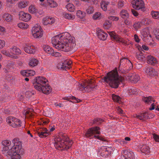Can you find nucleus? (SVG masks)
<instances>
[{"label":"nucleus","mask_w":159,"mask_h":159,"mask_svg":"<svg viewBox=\"0 0 159 159\" xmlns=\"http://www.w3.org/2000/svg\"><path fill=\"white\" fill-rule=\"evenodd\" d=\"M75 39L67 32L62 35H56L52 38V42L56 49L67 52L70 51L75 46Z\"/></svg>","instance_id":"nucleus-1"},{"label":"nucleus","mask_w":159,"mask_h":159,"mask_svg":"<svg viewBox=\"0 0 159 159\" xmlns=\"http://www.w3.org/2000/svg\"><path fill=\"white\" fill-rule=\"evenodd\" d=\"M12 143L14 144L13 146H4L3 150L7 151L10 148L7 153L8 155L11 156V159H20L21 155L23 153L21 142L20 141L19 139L15 138L12 140Z\"/></svg>","instance_id":"nucleus-2"},{"label":"nucleus","mask_w":159,"mask_h":159,"mask_svg":"<svg viewBox=\"0 0 159 159\" xmlns=\"http://www.w3.org/2000/svg\"><path fill=\"white\" fill-rule=\"evenodd\" d=\"M122 78L119 77L117 71H111L102 79V82L109 83L110 86L112 88H117L122 82Z\"/></svg>","instance_id":"nucleus-3"},{"label":"nucleus","mask_w":159,"mask_h":159,"mask_svg":"<svg viewBox=\"0 0 159 159\" xmlns=\"http://www.w3.org/2000/svg\"><path fill=\"white\" fill-rule=\"evenodd\" d=\"M72 143V141L65 135L57 137L54 139V146L59 150H67L71 147Z\"/></svg>","instance_id":"nucleus-4"},{"label":"nucleus","mask_w":159,"mask_h":159,"mask_svg":"<svg viewBox=\"0 0 159 159\" xmlns=\"http://www.w3.org/2000/svg\"><path fill=\"white\" fill-rule=\"evenodd\" d=\"M100 129V128L98 126L90 128L86 132L85 136L89 139L94 138L102 141H105L106 139L104 137L99 135L101 134Z\"/></svg>","instance_id":"nucleus-5"},{"label":"nucleus","mask_w":159,"mask_h":159,"mask_svg":"<svg viewBox=\"0 0 159 159\" xmlns=\"http://www.w3.org/2000/svg\"><path fill=\"white\" fill-rule=\"evenodd\" d=\"M46 81L48 80L42 76H38L33 81L34 88L37 89H52L51 87L48 84H46Z\"/></svg>","instance_id":"nucleus-6"},{"label":"nucleus","mask_w":159,"mask_h":159,"mask_svg":"<svg viewBox=\"0 0 159 159\" xmlns=\"http://www.w3.org/2000/svg\"><path fill=\"white\" fill-rule=\"evenodd\" d=\"M119 70L125 68L127 70L131 69L133 67L132 64L129 60L127 58H124L120 60Z\"/></svg>","instance_id":"nucleus-7"},{"label":"nucleus","mask_w":159,"mask_h":159,"mask_svg":"<svg viewBox=\"0 0 159 159\" xmlns=\"http://www.w3.org/2000/svg\"><path fill=\"white\" fill-rule=\"evenodd\" d=\"M7 122L13 128H18L21 126V121L14 117L9 116L7 119Z\"/></svg>","instance_id":"nucleus-8"},{"label":"nucleus","mask_w":159,"mask_h":159,"mask_svg":"<svg viewBox=\"0 0 159 159\" xmlns=\"http://www.w3.org/2000/svg\"><path fill=\"white\" fill-rule=\"evenodd\" d=\"M94 81L92 80H86L85 82H83L81 84H79L78 87L79 89H84L85 88L87 89H96L95 88L97 86H95V85L93 84Z\"/></svg>","instance_id":"nucleus-9"},{"label":"nucleus","mask_w":159,"mask_h":159,"mask_svg":"<svg viewBox=\"0 0 159 159\" xmlns=\"http://www.w3.org/2000/svg\"><path fill=\"white\" fill-rule=\"evenodd\" d=\"M32 33L34 38H40L43 35V29L40 26L36 25L33 27Z\"/></svg>","instance_id":"nucleus-10"},{"label":"nucleus","mask_w":159,"mask_h":159,"mask_svg":"<svg viewBox=\"0 0 159 159\" xmlns=\"http://www.w3.org/2000/svg\"><path fill=\"white\" fill-rule=\"evenodd\" d=\"M120 159H134L133 152L127 150H122Z\"/></svg>","instance_id":"nucleus-11"},{"label":"nucleus","mask_w":159,"mask_h":159,"mask_svg":"<svg viewBox=\"0 0 159 159\" xmlns=\"http://www.w3.org/2000/svg\"><path fill=\"white\" fill-rule=\"evenodd\" d=\"M126 80L132 83H136L140 80V77L138 75L135 74L126 75L124 77Z\"/></svg>","instance_id":"nucleus-12"},{"label":"nucleus","mask_w":159,"mask_h":159,"mask_svg":"<svg viewBox=\"0 0 159 159\" xmlns=\"http://www.w3.org/2000/svg\"><path fill=\"white\" fill-rule=\"evenodd\" d=\"M71 64V62L66 60L60 62L58 64L57 67L58 69H61L62 70H66L67 69H69L70 66Z\"/></svg>","instance_id":"nucleus-13"},{"label":"nucleus","mask_w":159,"mask_h":159,"mask_svg":"<svg viewBox=\"0 0 159 159\" xmlns=\"http://www.w3.org/2000/svg\"><path fill=\"white\" fill-rule=\"evenodd\" d=\"M37 133L41 138H44L48 136L50 133L45 128H40L37 130Z\"/></svg>","instance_id":"nucleus-14"},{"label":"nucleus","mask_w":159,"mask_h":159,"mask_svg":"<svg viewBox=\"0 0 159 159\" xmlns=\"http://www.w3.org/2000/svg\"><path fill=\"white\" fill-rule=\"evenodd\" d=\"M98 154L103 157H106L110 155V152L106 147H102L98 150Z\"/></svg>","instance_id":"nucleus-15"},{"label":"nucleus","mask_w":159,"mask_h":159,"mask_svg":"<svg viewBox=\"0 0 159 159\" xmlns=\"http://www.w3.org/2000/svg\"><path fill=\"white\" fill-rule=\"evenodd\" d=\"M133 7L136 10H141L142 11L144 10V3L142 0H136Z\"/></svg>","instance_id":"nucleus-16"},{"label":"nucleus","mask_w":159,"mask_h":159,"mask_svg":"<svg viewBox=\"0 0 159 159\" xmlns=\"http://www.w3.org/2000/svg\"><path fill=\"white\" fill-rule=\"evenodd\" d=\"M18 15L19 19L25 22L29 21L31 18L30 15L27 13H25L23 11L20 12Z\"/></svg>","instance_id":"nucleus-17"},{"label":"nucleus","mask_w":159,"mask_h":159,"mask_svg":"<svg viewBox=\"0 0 159 159\" xmlns=\"http://www.w3.org/2000/svg\"><path fill=\"white\" fill-rule=\"evenodd\" d=\"M24 51L27 53L32 54H34L36 52V48L32 45H26L24 48Z\"/></svg>","instance_id":"nucleus-18"},{"label":"nucleus","mask_w":159,"mask_h":159,"mask_svg":"<svg viewBox=\"0 0 159 159\" xmlns=\"http://www.w3.org/2000/svg\"><path fill=\"white\" fill-rule=\"evenodd\" d=\"M55 21L54 18L48 16L43 19L42 23L44 25H47L48 24L52 25L54 23Z\"/></svg>","instance_id":"nucleus-19"},{"label":"nucleus","mask_w":159,"mask_h":159,"mask_svg":"<svg viewBox=\"0 0 159 159\" xmlns=\"http://www.w3.org/2000/svg\"><path fill=\"white\" fill-rule=\"evenodd\" d=\"M98 38L100 40L104 41L106 39L107 34L101 29L98 30L97 31Z\"/></svg>","instance_id":"nucleus-20"},{"label":"nucleus","mask_w":159,"mask_h":159,"mask_svg":"<svg viewBox=\"0 0 159 159\" xmlns=\"http://www.w3.org/2000/svg\"><path fill=\"white\" fill-rule=\"evenodd\" d=\"M139 148L141 152L145 154H148L150 152V148L147 145L140 144L139 146Z\"/></svg>","instance_id":"nucleus-21"},{"label":"nucleus","mask_w":159,"mask_h":159,"mask_svg":"<svg viewBox=\"0 0 159 159\" xmlns=\"http://www.w3.org/2000/svg\"><path fill=\"white\" fill-rule=\"evenodd\" d=\"M146 71L148 75L150 76L157 75L158 74L157 71L152 67H148Z\"/></svg>","instance_id":"nucleus-22"},{"label":"nucleus","mask_w":159,"mask_h":159,"mask_svg":"<svg viewBox=\"0 0 159 159\" xmlns=\"http://www.w3.org/2000/svg\"><path fill=\"white\" fill-rule=\"evenodd\" d=\"M147 60L148 63L151 65L156 64L157 62L156 58L151 55L147 57Z\"/></svg>","instance_id":"nucleus-23"},{"label":"nucleus","mask_w":159,"mask_h":159,"mask_svg":"<svg viewBox=\"0 0 159 159\" xmlns=\"http://www.w3.org/2000/svg\"><path fill=\"white\" fill-rule=\"evenodd\" d=\"M136 116L137 118L142 120L148 119V114L146 112L136 115Z\"/></svg>","instance_id":"nucleus-24"},{"label":"nucleus","mask_w":159,"mask_h":159,"mask_svg":"<svg viewBox=\"0 0 159 159\" xmlns=\"http://www.w3.org/2000/svg\"><path fill=\"white\" fill-rule=\"evenodd\" d=\"M9 51L11 53L15 54L16 55H19L21 54V51L16 46L10 48Z\"/></svg>","instance_id":"nucleus-25"},{"label":"nucleus","mask_w":159,"mask_h":159,"mask_svg":"<svg viewBox=\"0 0 159 159\" xmlns=\"http://www.w3.org/2000/svg\"><path fill=\"white\" fill-rule=\"evenodd\" d=\"M39 61L37 59L34 58H31L29 62V66L31 67H34L36 66L38 64Z\"/></svg>","instance_id":"nucleus-26"},{"label":"nucleus","mask_w":159,"mask_h":159,"mask_svg":"<svg viewBox=\"0 0 159 159\" xmlns=\"http://www.w3.org/2000/svg\"><path fill=\"white\" fill-rule=\"evenodd\" d=\"M63 99L65 100H67L68 101H69L70 102H72L71 101H70V99H72L73 100H74V102L78 103L80 101V100L78 98H77L75 97L74 96H70L67 97H65L63 98Z\"/></svg>","instance_id":"nucleus-27"},{"label":"nucleus","mask_w":159,"mask_h":159,"mask_svg":"<svg viewBox=\"0 0 159 159\" xmlns=\"http://www.w3.org/2000/svg\"><path fill=\"white\" fill-rule=\"evenodd\" d=\"M34 110L31 108H28L25 110L23 112V114L27 116L31 117Z\"/></svg>","instance_id":"nucleus-28"},{"label":"nucleus","mask_w":159,"mask_h":159,"mask_svg":"<svg viewBox=\"0 0 159 159\" xmlns=\"http://www.w3.org/2000/svg\"><path fill=\"white\" fill-rule=\"evenodd\" d=\"M121 17L125 19H127L129 17V14L127 11L125 10H122L120 12Z\"/></svg>","instance_id":"nucleus-29"},{"label":"nucleus","mask_w":159,"mask_h":159,"mask_svg":"<svg viewBox=\"0 0 159 159\" xmlns=\"http://www.w3.org/2000/svg\"><path fill=\"white\" fill-rule=\"evenodd\" d=\"M44 50L48 54H51L53 52V49L48 45H44L43 47Z\"/></svg>","instance_id":"nucleus-30"},{"label":"nucleus","mask_w":159,"mask_h":159,"mask_svg":"<svg viewBox=\"0 0 159 159\" xmlns=\"http://www.w3.org/2000/svg\"><path fill=\"white\" fill-rule=\"evenodd\" d=\"M136 57L137 59L139 60L144 61L145 60L144 55L141 52H137Z\"/></svg>","instance_id":"nucleus-31"},{"label":"nucleus","mask_w":159,"mask_h":159,"mask_svg":"<svg viewBox=\"0 0 159 159\" xmlns=\"http://www.w3.org/2000/svg\"><path fill=\"white\" fill-rule=\"evenodd\" d=\"M63 16L66 19L69 20H73L75 18V16L74 15L71 14L67 13L66 12L64 13Z\"/></svg>","instance_id":"nucleus-32"},{"label":"nucleus","mask_w":159,"mask_h":159,"mask_svg":"<svg viewBox=\"0 0 159 159\" xmlns=\"http://www.w3.org/2000/svg\"><path fill=\"white\" fill-rule=\"evenodd\" d=\"M3 18L8 22H10L12 20V17L11 15L7 13L4 15Z\"/></svg>","instance_id":"nucleus-33"},{"label":"nucleus","mask_w":159,"mask_h":159,"mask_svg":"<svg viewBox=\"0 0 159 159\" xmlns=\"http://www.w3.org/2000/svg\"><path fill=\"white\" fill-rule=\"evenodd\" d=\"M47 2L51 7L54 8L58 6V4L53 0H47Z\"/></svg>","instance_id":"nucleus-34"},{"label":"nucleus","mask_w":159,"mask_h":159,"mask_svg":"<svg viewBox=\"0 0 159 159\" xmlns=\"http://www.w3.org/2000/svg\"><path fill=\"white\" fill-rule=\"evenodd\" d=\"M17 25L19 28L21 29H26L29 27V25L24 22L20 23L18 24Z\"/></svg>","instance_id":"nucleus-35"},{"label":"nucleus","mask_w":159,"mask_h":159,"mask_svg":"<svg viewBox=\"0 0 159 159\" xmlns=\"http://www.w3.org/2000/svg\"><path fill=\"white\" fill-rule=\"evenodd\" d=\"M29 4V2L22 1L20 2L19 5V7L20 8H25Z\"/></svg>","instance_id":"nucleus-36"},{"label":"nucleus","mask_w":159,"mask_h":159,"mask_svg":"<svg viewBox=\"0 0 159 159\" xmlns=\"http://www.w3.org/2000/svg\"><path fill=\"white\" fill-rule=\"evenodd\" d=\"M77 16L80 19H83L86 16V13L84 12H82L80 10L77 11Z\"/></svg>","instance_id":"nucleus-37"},{"label":"nucleus","mask_w":159,"mask_h":159,"mask_svg":"<svg viewBox=\"0 0 159 159\" xmlns=\"http://www.w3.org/2000/svg\"><path fill=\"white\" fill-rule=\"evenodd\" d=\"M112 99L114 102H116L118 103H120L121 101V98L118 96L112 94Z\"/></svg>","instance_id":"nucleus-38"},{"label":"nucleus","mask_w":159,"mask_h":159,"mask_svg":"<svg viewBox=\"0 0 159 159\" xmlns=\"http://www.w3.org/2000/svg\"><path fill=\"white\" fill-rule=\"evenodd\" d=\"M143 101L146 103L150 104L152 103V102L154 101L152 99V98L151 96L144 98L143 99Z\"/></svg>","instance_id":"nucleus-39"},{"label":"nucleus","mask_w":159,"mask_h":159,"mask_svg":"<svg viewBox=\"0 0 159 159\" xmlns=\"http://www.w3.org/2000/svg\"><path fill=\"white\" fill-rule=\"evenodd\" d=\"M67 9L69 11L72 12L74 10V6L73 4L71 3L67 4L66 7Z\"/></svg>","instance_id":"nucleus-40"},{"label":"nucleus","mask_w":159,"mask_h":159,"mask_svg":"<svg viewBox=\"0 0 159 159\" xmlns=\"http://www.w3.org/2000/svg\"><path fill=\"white\" fill-rule=\"evenodd\" d=\"M151 15L153 18L155 19H159V12L152 11Z\"/></svg>","instance_id":"nucleus-41"},{"label":"nucleus","mask_w":159,"mask_h":159,"mask_svg":"<svg viewBox=\"0 0 159 159\" xmlns=\"http://www.w3.org/2000/svg\"><path fill=\"white\" fill-rule=\"evenodd\" d=\"M149 33V31L146 29H143L141 32V34L144 38L148 37Z\"/></svg>","instance_id":"nucleus-42"},{"label":"nucleus","mask_w":159,"mask_h":159,"mask_svg":"<svg viewBox=\"0 0 159 159\" xmlns=\"http://www.w3.org/2000/svg\"><path fill=\"white\" fill-rule=\"evenodd\" d=\"M103 121V120L100 118H97L93 120V123L96 125H99Z\"/></svg>","instance_id":"nucleus-43"},{"label":"nucleus","mask_w":159,"mask_h":159,"mask_svg":"<svg viewBox=\"0 0 159 159\" xmlns=\"http://www.w3.org/2000/svg\"><path fill=\"white\" fill-rule=\"evenodd\" d=\"M142 25V23L141 22H137L134 24L133 27L135 29L137 30L141 27Z\"/></svg>","instance_id":"nucleus-44"},{"label":"nucleus","mask_w":159,"mask_h":159,"mask_svg":"<svg viewBox=\"0 0 159 159\" xmlns=\"http://www.w3.org/2000/svg\"><path fill=\"white\" fill-rule=\"evenodd\" d=\"M107 5L105 2H101V7L104 11H106L107 10Z\"/></svg>","instance_id":"nucleus-45"},{"label":"nucleus","mask_w":159,"mask_h":159,"mask_svg":"<svg viewBox=\"0 0 159 159\" xmlns=\"http://www.w3.org/2000/svg\"><path fill=\"white\" fill-rule=\"evenodd\" d=\"M94 9L93 7L89 6L86 10V12L88 14H90L93 13L94 12Z\"/></svg>","instance_id":"nucleus-46"},{"label":"nucleus","mask_w":159,"mask_h":159,"mask_svg":"<svg viewBox=\"0 0 159 159\" xmlns=\"http://www.w3.org/2000/svg\"><path fill=\"white\" fill-rule=\"evenodd\" d=\"M29 10L30 13H34L37 11V10L35 8L34 6L33 5L30 6L29 8Z\"/></svg>","instance_id":"nucleus-47"},{"label":"nucleus","mask_w":159,"mask_h":159,"mask_svg":"<svg viewBox=\"0 0 159 159\" xmlns=\"http://www.w3.org/2000/svg\"><path fill=\"white\" fill-rule=\"evenodd\" d=\"M101 15L100 12H96L93 16V18L94 20H96L97 19H100V18Z\"/></svg>","instance_id":"nucleus-48"},{"label":"nucleus","mask_w":159,"mask_h":159,"mask_svg":"<svg viewBox=\"0 0 159 159\" xmlns=\"http://www.w3.org/2000/svg\"><path fill=\"white\" fill-rule=\"evenodd\" d=\"M11 142L8 140H5L2 142V144L3 146H11Z\"/></svg>","instance_id":"nucleus-49"},{"label":"nucleus","mask_w":159,"mask_h":159,"mask_svg":"<svg viewBox=\"0 0 159 159\" xmlns=\"http://www.w3.org/2000/svg\"><path fill=\"white\" fill-rule=\"evenodd\" d=\"M157 39L159 40V29L156 28V30L153 31Z\"/></svg>","instance_id":"nucleus-50"},{"label":"nucleus","mask_w":159,"mask_h":159,"mask_svg":"<svg viewBox=\"0 0 159 159\" xmlns=\"http://www.w3.org/2000/svg\"><path fill=\"white\" fill-rule=\"evenodd\" d=\"M28 70L21 71H20V74L22 75L28 77Z\"/></svg>","instance_id":"nucleus-51"},{"label":"nucleus","mask_w":159,"mask_h":159,"mask_svg":"<svg viewBox=\"0 0 159 159\" xmlns=\"http://www.w3.org/2000/svg\"><path fill=\"white\" fill-rule=\"evenodd\" d=\"M51 55L53 56L56 57H59L61 56V53L57 52H54V50H53V52H52V53Z\"/></svg>","instance_id":"nucleus-52"},{"label":"nucleus","mask_w":159,"mask_h":159,"mask_svg":"<svg viewBox=\"0 0 159 159\" xmlns=\"http://www.w3.org/2000/svg\"><path fill=\"white\" fill-rule=\"evenodd\" d=\"M108 18L111 20L113 21H117L119 20V18L118 17H116L115 16H109Z\"/></svg>","instance_id":"nucleus-53"},{"label":"nucleus","mask_w":159,"mask_h":159,"mask_svg":"<svg viewBox=\"0 0 159 159\" xmlns=\"http://www.w3.org/2000/svg\"><path fill=\"white\" fill-rule=\"evenodd\" d=\"M103 26L105 29H107L109 27H110L111 26V24L109 23V22H106L104 23Z\"/></svg>","instance_id":"nucleus-54"},{"label":"nucleus","mask_w":159,"mask_h":159,"mask_svg":"<svg viewBox=\"0 0 159 159\" xmlns=\"http://www.w3.org/2000/svg\"><path fill=\"white\" fill-rule=\"evenodd\" d=\"M39 91L46 94H48L51 92V90H39Z\"/></svg>","instance_id":"nucleus-55"},{"label":"nucleus","mask_w":159,"mask_h":159,"mask_svg":"<svg viewBox=\"0 0 159 159\" xmlns=\"http://www.w3.org/2000/svg\"><path fill=\"white\" fill-rule=\"evenodd\" d=\"M28 76H33L35 74V71L32 70H28Z\"/></svg>","instance_id":"nucleus-56"},{"label":"nucleus","mask_w":159,"mask_h":159,"mask_svg":"<svg viewBox=\"0 0 159 159\" xmlns=\"http://www.w3.org/2000/svg\"><path fill=\"white\" fill-rule=\"evenodd\" d=\"M34 93H32L30 90H28L25 92V95L27 96V97H30Z\"/></svg>","instance_id":"nucleus-57"},{"label":"nucleus","mask_w":159,"mask_h":159,"mask_svg":"<svg viewBox=\"0 0 159 159\" xmlns=\"http://www.w3.org/2000/svg\"><path fill=\"white\" fill-rule=\"evenodd\" d=\"M2 53L7 56L9 57L10 55V52L5 50H3L2 51Z\"/></svg>","instance_id":"nucleus-58"},{"label":"nucleus","mask_w":159,"mask_h":159,"mask_svg":"<svg viewBox=\"0 0 159 159\" xmlns=\"http://www.w3.org/2000/svg\"><path fill=\"white\" fill-rule=\"evenodd\" d=\"M119 143H120L121 145L123 146L125 145L127 143L126 142L124 139H121L119 140Z\"/></svg>","instance_id":"nucleus-59"},{"label":"nucleus","mask_w":159,"mask_h":159,"mask_svg":"<svg viewBox=\"0 0 159 159\" xmlns=\"http://www.w3.org/2000/svg\"><path fill=\"white\" fill-rule=\"evenodd\" d=\"M153 138L156 142H159V136L156 134H154L153 135Z\"/></svg>","instance_id":"nucleus-60"},{"label":"nucleus","mask_w":159,"mask_h":159,"mask_svg":"<svg viewBox=\"0 0 159 159\" xmlns=\"http://www.w3.org/2000/svg\"><path fill=\"white\" fill-rule=\"evenodd\" d=\"M131 12L132 14L135 16H137L139 15V13L135 10L134 9H131Z\"/></svg>","instance_id":"nucleus-61"},{"label":"nucleus","mask_w":159,"mask_h":159,"mask_svg":"<svg viewBox=\"0 0 159 159\" xmlns=\"http://www.w3.org/2000/svg\"><path fill=\"white\" fill-rule=\"evenodd\" d=\"M120 38L119 37V36L117 35L116 34L114 36V37L113 38V40H115L117 41H120Z\"/></svg>","instance_id":"nucleus-62"},{"label":"nucleus","mask_w":159,"mask_h":159,"mask_svg":"<svg viewBox=\"0 0 159 159\" xmlns=\"http://www.w3.org/2000/svg\"><path fill=\"white\" fill-rule=\"evenodd\" d=\"M16 55H17L16 54H14V53L12 54V53H10V55H9V57H10L13 58H15V59L18 58V57L16 56Z\"/></svg>","instance_id":"nucleus-63"},{"label":"nucleus","mask_w":159,"mask_h":159,"mask_svg":"<svg viewBox=\"0 0 159 159\" xmlns=\"http://www.w3.org/2000/svg\"><path fill=\"white\" fill-rule=\"evenodd\" d=\"M124 5V2L122 1H120L118 3V7H122Z\"/></svg>","instance_id":"nucleus-64"}]
</instances>
